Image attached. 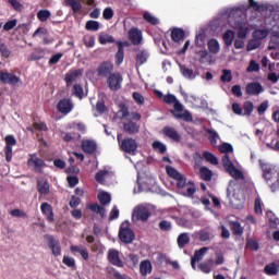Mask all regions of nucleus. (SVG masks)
<instances>
[{
    "label": "nucleus",
    "mask_w": 279,
    "mask_h": 279,
    "mask_svg": "<svg viewBox=\"0 0 279 279\" xmlns=\"http://www.w3.org/2000/svg\"><path fill=\"white\" fill-rule=\"evenodd\" d=\"M220 154H225L222 157V165L226 171L231 175L233 181H230L231 186H233V198L238 202L236 206L245 204V174L243 171L238 169L232 160H230L229 154H234V147L231 144L222 143L219 146Z\"/></svg>",
    "instance_id": "1"
},
{
    "label": "nucleus",
    "mask_w": 279,
    "mask_h": 279,
    "mask_svg": "<svg viewBox=\"0 0 279 279\" xmlns=\"http://www.w3.org/2000/svg\"><path fill=\"white\" fill-rule=\"evenodd\" d=\"M118 117L121 121L123 119H126V121L123 122V131L125 134H129V136H135V134H138L141 132V124L138 122L134 121H141L143 119V116L141 113L133 111L130 113V109L122 105L120 106V110L118 111ZM130 117V119H128Z\"/></svg>",
    "instance_id": "2"
},
{
    "label": "nucleus",
    "mask_w": 279,
    "mask_h": 279,
    "mask_svg": "<svg viewBox=\"0 0 279 279\" xmlns=\"http://www.w3.org/2000/svg\"><path fill=\"white\" fill-rule=\"evenodd\" d=\"M243 14H245V5L227 9L223 12L230 27L238 29V38H245V22L241 21Z\"/></svg>",
    "instance_id": "3"
},
{
    "label": "nucleus",
    "mask_w": 279,
    "mask_h": 279,
    "mask_svg": "<svg viewBox=\"0 0 279 279\" xmlns=\"http://www.w3.org/2000/svg\"><path fill=\"white\" fill-rule=\"evenodd\" d=\"M263 175L269 186H278L279 168L271 163H260Z\"/></svg>",
    "instance_id": "4"
},
{
    "label": "nucleus",
    "mask_w": 279,
    "mask_h": 279,
    "mask_svg": "<svg viewBox=\"0 0 279 279\" xmlns=\"http://www.w3.org/2000/svg\"><path fill=\"white\" fill-rule=\"evenodd\" d=\"M117 138L121 151H124V154H130L131 156H136V151L138 149V143L136 140L132 137L121 140V134H119Z\"/></svg>",
    "instance_id": "5"
},
{
    "label": "nucleus",
    "mask_w": 279,
    "mask_h": 279,
    "mask_svg": "<svg viewBox=\"0 0 279 279\" xmlns=\"http://www.w3.org/2000/svg\"><path fill=\"white\" fill-rule=\"evenodd\" d=\"M26 165L28 169L35 171V173H41L43 169L47 167V163L43 160V158L38 157L37 154H29Z\"/></svg>",
    "instance_id": "6"
},
{
    "label": "nucleus",
    "mask_w": 279,
    "mask_h": 279,
    "mask_svg": "<svg viewBox=\"0 0 279 279\" xmlns=\"http://www.w3.org/2000/svg\"><path fill=\"white\" fill-rule=\"evenodd\" d=\"M0 83L9 84V86H23V82L21 81V77L3 70L0 71Z\"/></svg>",
    "instance_id": "7"
},
{
    "label": "nucleus",
    "mask_w": 279,
    "mask_h": 279,
    "mask_svg": "<svg viewBox=\"0 0 279 279\" xmlns=\"http://www.w3.org/2000/svg\"><path fill=\"white\" fill-rule=\"evenodd\" d=\"M122 84L123 76L119 72L110 74V76L107 78L108 88H110L113 92L121 90Z\"/></svg>",
    "instance_id": "8"
},
{
    "label": "nucleus",
    "mask_w": 279,
    "mask_h": 279,
    "mask_svg": "<svg viewBox=\"0 0 279 279\" xmlns=\"http://www.w3.org/2000/svg\"><path fill=\"white\" fill-rule=\"evenodd\" d=\"M151 217V211L149 208L143 205H138L133 210V219H136V221H147Z\"/></svg>",
    "instance_id": "9"
},
{
    "label": "nucleus",
    "mask_w": 279,
    "mask_h": 279,
    "mask_svg": "<svg viewBox=\"0 0 279 279\" xmlns=\"http://www.w3.org/2000/svg\"><path fill=\"white\" fill-rule=\"evenodd\" d=\"M161 133L163 134V136H166V138H170V141H173V143H182V135L173 126H163Z\"/></svg>",
    "instance_id": "10"
},
{
    "label": "nucleus",
    "mask_w": 279,
    "mask_h": 279,
    "mask_svg": "<svg viewBox=\"0 0 279 279\" xmlns=\"http://www.w3.org/2000/svg\"><path fill=\"white\" fill-rule=\"evenodd\" d=\"M114 71V64L111 61H104L97 68L99 77H109Z\"/></svg>",
    "instance_id": "11"
},
{
    "label": "nucleus",
    "mask_w": 279,
    "mask_h": 279,
    "mask_svg": "<svg viewBox=\"0 0 279 279\" xmlns=\"http://www.w3.org/2000/svg\"><path fill=\"white\" fill-rule=\"evenodd\" d=\"M119 239L122 243H125V245H130L136 239V235L134 234V231L130 228H120L119 231Z\"/></svg>",
    "instance_id": "12"
},
{
    "label": "nucleus",
    "mask_w": 279,
    "mask_h": 279,
    "mask_svg": "<svg viewBox=\"0 0 279 279\" xmlns=\"http://www.w3.org/2000/svg\"><path fill=\"white\" fill-rule=\"evenodd\" d=\"M15 145H16V138L14 137V135H7L5 136V147H4L7 162L12 161V156H13L12 147H14Z\"/></svg>",
    "instance_id": "13"
},
{
    "label": "nucleus",
    "mask_w": 279,
    "mask_h": 279,
    "mask_svg": "<svg viewBox=\"0 0 279 279\" xmlns=\"http://www.w3.org/2000/svg\"><path fill=\"white\" fill-rule=\"evenodd\" d=\"M74 108L73 101L70 98H63L59 100L57 105L58 112H61V114H69L72 112Z\"/></svg>",
    "instance_id": "14"
},
{
    "label": "nucleus",
    "mask_w": 279,
    "mask_h": 279,
    "mask_svg": "<svg viewBox=\"0 0 279 279\" xmlns=\"http://www.w3.org/2000/svg\"><path fill=\"white\" fill-rule=\"evenodd\" d=\"M48 247L51 250L53 256H62V246L60 240H57L53 235L48 236Z\"/></svg>",
    "instance_id": "15"
},
{
    "label": "nucleus",
    "mask_w": 279,
    "mask_h": 279,
    "mask_svg": "<svg viewBox=\"0 0 279 279\" xmlns=\"http://www.w3.org/2000/svg\"><path fill=\"white\" fill-rule=\"evenodd\" d=\"M107 259L113 267H124L123 259H121L119 252L114 248L108 251Z\"/></svg>",
    "instance_id": "16"
},
{
    "label": "nucleus",
    "mask_w": 279,
    "mask_h": 279,
    "mask_svg": "<svg viewBox=\"0 0 279 279\" xmlns=\"http://www.w3.org/2000/svg\"><path fill=\"white\" fill-rule=\"evenodd\" d=\"M129 40H131L132 45H141L143 43V32L137 27H132L129 31Z\"/></svg>",
    "instance_id": "17"
},
{
    "label": "nucleus",
    "mask_w": 279,
    "mask_h": 279,
    "mask_svg": "<svg viewBox=\"0 0 279 279\" xmlns=\"http://www.w3.org/2000/svg\"><path fill=\"white\" fill-rule=\"evenodd\" d=\"M82 75H84V69L70 70L64 77L66 86H71V84H73V82L78 77H82Z\"/></svg>",
    "instance_id": "18"
},
{
    "label": "nucleus",
    "mask_w": 279,
    "mask_h": 279,
    "mask_svg": "<svg viewBox=\"0 0 279 279\" xmlns=\"http://www.w3.org/2000/svg\"><path fill=\"white\" fill-rule=\"evenodd\" d=\"M81 147L85 154L93 155L95 154V151H97V143H95V141L92 140H83Z\"/></svg>",
    "instance_id": "19"
},
{
    "label": "nucleus",
    "mask_w": 279,
    "mask_h": 279,
    "mask_svg": "<svg viewBox=\"0 0 279 279\" xmlns=\"http://www.w3.org/2000/svg\"><path fill=\"white\" fill-rule=\"evenodd\" d=\"M40 210L43 215H45L47 221H49V223H53L54 221L53 207H51L49 203H43L40 205Z\"/></svg>",
    "instance_id": "20"
},
{
    "label": "nucleus",
    "mask_w": 279,
    "mask_h": 279,
    "mask_svg": "<svg viewBox=\"0 0 279 279\" xmlns=\"http://www.w3.org/2000/svg\"><path fill=\"white\" fill-rule=\"evenodd\" d=\"M170 36H171V40H173V43L180 44V43H184L186 33L184 32V29L175 27L171 31Z\"/></svg>",
    "instance_id": "21"
},
{
    "label": "nucleus",
    "mask_w": 279,
    "mask_h": 279,
    "mask_svg": "<svg viewBox=\"0 0 279 279\" xmlns=\"http://www.w3.org/2000/svg\"><path fill=\"white\" fill-rule=\"evenodd\" d=\"M149 60V52L145 49L138 50L135 56V66H143Z\"/></svg>",
    "instance_id": "22"
},
{
    "label": "nucleus",
    "mask_w": 279,
    "mask_h": 279,
    "mask_svg": "<svg viewBox=\"0 0 279 279\" xmlns=\"http://www.w3.org/2000/svg\"><path fill=\"white\" fill-rule=\"evenodd\" d=\"M70 252L72 254H81L83 260H88V248L84 245H71Z\"/></svg>",
    "instance_id": "23"
},
{
    "label": "nucleus",
    "mask_w": 279,
    "mask_h": 279,
    "mask_svg": "<svg viewBox=\"0 0 279 279\" xmlns=\"http://www.w3.org/2000/svg\"><path fill=\"white\" fill-rule=\"evenodd\" d=\"M189 243H191V235H189L187 232H183L178 235L177 244L179 250H184Z\"/></svg>",
    "instance_id": "24"
},
{
    "label": "nucleus",
    "mask_w": 279,
    "mask_h": 279,
    "mask_svg": "<svg viewBox=\"0 0 279 279\" xmlns=\"http://www.w3.org/2000/svg\"><path fill=\"white\" fill-rule=\"evenodd\" d=\"M263 90H265L263 88V85H260V83H250L247 86H246V93L248 95H260V93H263Z\"/></svg>",
    "instance_id": "25"
},
{
    "label": "nucleus",
    "mask_w": 279,
    "mask_h": 279,
    "mask_svg": "<svg viewBox=\"0 0 279 279\" xmlns=\"http://www.w3.org/2000/svg\"><path fill=\"white\" fill-rule=\"evenodd\" d=\"M201 64H213V54L208 50H199L196 52Z\"/></svg>",
    "instance_id": "26"
},
{
    "label": "nucleus",
    "mask_w": 279,
    "mask_h": 279,
    "mask_svg": "<svg viewBox=\"0 0 279 279\" xmlns=\"http://www.w3.org/2000/svg\"><path fill=\"white\" fill-rule=\"evenodd\" d=\"M208 51L209 53H213L214 56H217L219 51H221V45H219V40L211 38L207 43Z\"/></svg>",
    "instance_id": "27"
},
{
    "label": "nucleus",
    "mask_w": 279,
    "mask_h": 279,
    "mask_svg": "<svg viewBox=\"0 0 279 279\" xmlns=\"http://www.w3.org/2000/svg\"><path fill=\"white\" fill-rule=\"evenodd\" d=\"M118 45V51L116 53V64H123V60L125 58V54L123 52V47L128 46V44H123L121 41H117Z\"/></svg>",
    "instance_id": "28"
},
{
    "label": "nucleus",
    "mask_w": 279,
    "mask_h": 279,
    "mask_svg": "<svg viewBox=\"0 0 279 279\" xmlns=\"http://www.w3.org/2000/svg\"><path fill=\"white\" fill-rule=\"evenodd\" d=\"M37 191L39 195H49V181L38 180L37 181Z\"/></svg>",
    "instance_id": "29"
},
{
    "label": "nucleus",
    "mask_w": 279,
    "mask_h": 279,
    "mask_svg": "<svg viewBox=\"0 0 279 279\" xmlns=\"http://www.w3.org/2000/svg\"><path fill=\"white\" fill-rule=\"evenodd\" d=\"M65 3L72 9L74 14L82 12V2H80V0H65Z\"/></svg>",
    "instance_id": "30"
},
{
    "label": "nucleus",
    "mask_w": 279,
    "mask_h": 279,
    "mask_svg": "<svg viewBox=\"0 0 279 279\" xmlns=\"http://www.w3.org/2000/svg\"><path fill=\"white\" fill-rule=\"evenodd\" d=\"M278 271H279V262L270 263L265 267V272L268 276H276L278 275Z\"/></svg>",
    "instance_id": "31"
},
{
    "label": "nucleus",
    "mask_w": 279,
    "mask_h": 279,
    "mask_svg": "<svg viewBox=\"0 0 279 279\" xmlns=\"http://www.w3.org/2000/svg\"><path fill=\"white\" fill-rule=\"evenodd\" d=\"M151 262L149 260H143L140 264V271L142 274V276H147V274H151Z\"/></svg>",
    "instance_id": "32"
},
{
    "label": "nucleus",
    "mask_w": 279,
    "mask_h": 279,
    "mask_svg": "<svg viewBox=\"0 0 279 279\" xmlns=\"http://www.w3.org/2000/svg\"><path fill=\"white\" fill-rule=\"evenodd\" d=\"M213 265H215V260L210 258L207 262L201 263L198 268L203 274H210V271H213Z\"/></svg>",
    "instance_id": "33"
},
{
    "label": "nucleus",
    "mask_w": 279,
    "mask_h": 279,
    "mask_svg": "<svg viewBox=\"0 0 279 279\" xmlns=\"http://www.w3.org/2000/svg\"><path fill=\"white\" fill-rule=\"evenodd\" d=\"M180 71L185 80H195V72L193 69H189L186 65H180Z\"/></svg>",
    "instance_id": "34"
},
{
    "label": "nucleus",
    "mask_w": 279,
    "mask_h": 279,
    "mask_svg": "<svg viewBox=\"0 0 279 279\" xmlns=\"http://www.w3.org/2000/svg\"><path fill=\"white\" fill-rule=\"evenodd\" d=\"M201 178L205 182H210L213 180V170L208 169L207 167H202L199 169Z\"/></svg>",
    "instance_id": "35"
},
{
    "label": "nucleus",
    "mask_w": 279,
    "mask_h": 279,
    "mask_svg": "<svg viewBox=\"0 0 279 279\" xmlns=\"http://www.w3.org/2000/svg\"><path fill=\"white\" fill-rule=\"evenodd\" d=\"M98 201L100 202L101 206H108V204L112 202V196L108 192H102L98 194Z\"/></svg>",
    "instance_id": "36"
},
{
    "label": "nucleus",
    "mask_w": 279,
    "mask_h": 279,
    "mask_svg": "<svg viewBox=\"0 0 279 279\" xmlns=\"http://www.w3.org/2000/svg\"><path fill=\"white\" fill-rule=\"evenodd\" d=\"M222 38L225 40V45L227 47H230L232 45V43H234V31H227L223 35Z\"/></svg>",
    "instance_id": "37"
},
{
    "label": "nucleus",
    "mask_w": 279,
    "mask_h": 279,
    "mask_svg": "<svg viewBox=\"0 0 279 279\" xmlns=\"http://www.w3.org/2000/svg\"><path fill=\"white\" fill-rule=\"evenodd\" d=\"M50 17H51V11L50 10L44 9V10H39L37 12V19L41 23H46V21L49 20Z\"/></svg>",
    "instance_id": "38"
},
{
    "label": "nucleus",
    "mask_w": 279,
    "mask_h": 279,
    "mask_svg": "<svg viewBox=\"0 0 279 279\" xmlns=\"http://www.w3.org/2000/svg\"><path fill=\"white\" fill-rule=\"evenodd\" d=\"M72 95L77 97V99H84V87L80 84H75L72 88Z\"/></svg>",
    "instance_id": "39"
},
{
    "label": "nucleus",
    "mask_w": 279,
    "mask_h": 279,
    "mask_svg": "<svg viewBox=\"0 0 279 279\" xmlns=\"http://www.w3.org/2000/svg\"><path fill=\"white\" fill-rule=\"evenodd\" d=\"M153 149L155 151H158L159 154H167V145H165L162 142L160 141H155L153 143Z\"/></svg>",
    "instance_id": "40"
},
{
    "label": "nucleus",
    "mask_w": 279,
    "mask_h": 279,
    "mask_svg": "<svg viewBox=\"0 0 279 279\" xmlns=\"http://www.w3.org/2000/svg\"><path fill=\"white\" fill-rule=\"evenodd\" d=\"M230 228H231L233 234H238L239 236H241V234H243V227H241V222L231 221Z\"/></svg>",
    "instance_id": "41"
},
{
    "label": "nucleus",
    "mask_w": 279,
    "mask_h": 279,
    "mask_svg": "<svg viewBox=\"0 0 279 279\" xmlns=\"http://www.w3.org/2000/svg\"><path fill=\"white\" fill-rule=\"evenodd\" d=\"M80 138H82V135L76 132L65 133L63 136V141L65 143H71V141H80Z\"/></svg>",
    "instance_id": "42"
},
{
    "label": "nucleus",
    "mask_w": 279,
    "mask_h": 279,
    "mask_svg": "<svg viewBox=\"0 0 279 279\" xmlns=\"http://www.w3.org/2000/svg\"><path fill=\"white\" fill-rule=\"evenodd\" d=\"M203 158H205L207 162H210V165H219V159L210 151H204Z\"/></svg>",
    "instance_id": "43"
},
{
    "label": "nucleus",
    "mask_w": 279,
    "mask_h": 279,
    "mask_svg": "<svg viewBox=\"0 0 279 279\" xmlns=\"http://www.w3.org/2000/svg\"><path fill=\"white\" fill-rule=\"evenodd\" d=\"M87 32H99V22L89 20L85 24Z\"/></svg>",
    "instance_id": "44"
},
{
    "label": "nucleus",
    "mask_w": 279,
    "mask_h": 279,
    "mask_svg": "<svg viewBox=\"0 0 279 279\" xmlns=\"http://www.w3.org/2000/svg\"><path fill=\"white\" fill-rule=\"evenodd\" d=\"M166 172L168 173L169 178H172V180H177L178 178H180L182 175V173H180V171H178L175 168H173L171 166L166 167Z\"/></svg>",
    "instance_id": "45"
},
{
    "label": "nucleus",
    "mask_w": 279,
    "mask_h": 279,
    "mask_svg": "<svg viewBox=\"0 0 279 279\" xmlns=\"http://www.w3.org/2000/svg\"><path fill=\"white\" fill-rule=\"evenodd\" d=\"M206 252H208V247L206 246L199 248L198 251H195L192 259L196 260V263H199V260H203L204 254H206Z\"/></svg>",
    "instance_id": "46"
},
{
    "label": "nucleus",
    "mask_w": 279,
    "mask_h": 279,
    "mask_svg": "<svg viewBox=\"0 0 279 279\" xmlns=\"http://www.w3.org/2000/svg\"><path fill=\"white\" fill-rule=\"evenodd\" d=\"M269 32L267 29H257L253 33V38H255L256 40H259V43L267 38Z\"/></svg>",
    "instance_id": "47"
},
{
    "label": "nucleus",
    "mask_w": 279,
    "mask_h": 279,
    "mask_svg": "<svg viewBox=\"0 0 279 279\" xmlns=\"http://www.w3.org/2000/svg\"><path fill=\"white\" fill-rule=\"evenodd\" d=\"M143 19L144 21H146V23H149L150 25H158V23H160L158 17L151 15V13L149 12L144 13Z\"/></svg>",
    "instance_id": "48"
},
{
    "label": "nucleus",
    "mask_w": 279,
    "mask_h": 279,
    "mask_svg": "<svg viewBox=\"0 0 279 279\" xmlns=\"http://www.w3.org/2000/svg\"><path fill=\"white\" fill-rule=\"evenodd\" d=\"M110 172L108 170H99L96 175L95 180L99 184H104L106 182V175H108Z\"/></svg>",
    "instance_id": "49"
},
{
    "label": "nucleus",
    "mask_w": 279,
    "mask_h": 279,
    "mask_svg": "<svg viewBox=\"0 0 279 279\" xmlns=\"http://www.w3.org/2000/svg\"><path fill=\"white\" fill-rule=\"evenodd\" d=\"M246 71L247 73H258L260 71V64L256 60H251Z\"/></svg>",
    "instance_id": "50"
},
{
    "label": "nucleus",
    "mask_w": 279,
    "mask_h": 279,
    "mask_svg": "<svg viewBox=\"0 0 279 279\" xmlns=\"http://www.w3.org/2000/svg\"><path fill=\"white\" fill-rule=\"evenodd\" d=\"M175 119H182V121H186L187 123H191L193 121V116L189 111H184L183 113H177L174 114Z\"/></svg>",
    "instance_id": "51"
},
{
    "label": "nucleus",
    "mask_w": 279,
    "mask_h": 279,
    "mask_svg": "<svg viewBox=\"0 0 279 279\" xmlns=\"http://www.w3.org/2000/svg\"><path fill=\"white\" fill-rule=\"evenodd\" d=\"M113 17L114 10H112V8L108 7L102 11V19H105V21H112Z\"/></svg>",
    "instance_id": "52"
},
{
    "label": "nucleus",
    "mask_w": 279,
    "mask_h": 279,
    "mask_svg": "<svg viewBox=\"0 0 279 279\" xmlns=\"http://www.w3.org/2000/svg\"><path fill=\"white\" fill-rule=\"evenodd\" d=\"M223 84L232 82V71L230 70H222V75L220 77Z\"/></svg>",
    "instance_id": "53"
},
{
    "label": "nucleus",
    "mask_w": 279,
    "mask_h": 279,
    "mask_svg": "<svg viewBox=\"0 0 279 279\" xmlns=\"http://www.w3.org/2000/svg\"><path fill=\"white\" fill-rule=\"evenodd\" d=\"M0 53L2 58H10V56H12V51L5 44H0Z\"/></svg>",
    "instance_id": "54"
},
{
    "label": "nucleus",
    "mask_w": 279,
    "mask_h": 279,
    "mask_svg": "<svg viewBox=\"0 0 279 279\" xmlns=\"http://www.w3.org/2000/svg\"><path fill=\"white\" fill-rule=\"evenodd\" d=\"M66 180L70 189H75V186L80 184V178H77V175H69Z\"/></svg>",
    "instance_id": "55"
},
{
    "label": "nucleus",
    "mask_w": 279,
    "mask_h": 279,
    "mask_svg": "<svg viewBox=\"0 0 279 279\" xmlns=\"http://www.w3.org/2000/svg\"><path fill=\"white\" fill-rule=\"evenodd\" d=\"M258 47H260V40L253 37L247 44V51H254V49H258Z\"/></svg>",
    "instance_id": "56"
},
{
    "label": "nucleus",
    "mask_w": 279,
    "mask_h": 279,
    "mask_svg": "<svg viewBox=\"0 0 279 279\" xmlns=\"http://www.w3.org/2000/svg\"><path fill=\"white\" fill-rule=\"evenodd\" d=\"M63 265H65L66 267H70L72 269H75V258L73 257H69V256H63V260H62Z\"/></svg>",
    "instance_id": "57"
},
{
    "label": "nucleus",
    "mask_w": 279,
    "mask_h": 279,
    "mask_svg": "<svg viewBox=\"0 0 279 279\" xmlns=\"http://www.w3.org/2000/svg\"><path fill=\"white\" fill-rule=\"evenodd\" d=\"M279 47V36L278 35H274L269 41V45H268V49L271 50V49H278Z\"/></svg>",
    "instance_id": "58"
},
{
    "label": "nucleus",
    "mask_w": 279,
    "mask_h": 279,
    "mask_svg": "<svg viewBox=\"0 0 279 279\" xmlns=\"http://www.w3.org/2000/svg\"><path fill=\"white\" fill-rule=\"evenodd\" d=\"M99 43L100 45H108V43H117V40H114L112 35H104L99 37Z\"/></svg>",
    "instance_id": "59"
},
{
    "label": "nucleus",
    "mask_w": 279,
    "mask_h": 279,
    "mask_svg": "<svg viewBox=\"0 0 279 279\" xmlns=\"http://www.w3.org/2000/svg\"><path fill=\"white\" fill-rule=\"evenodd\" d=\"M159 229L162 230V232H170V230H171V221H169V220H161L159 222Z\"/></svg>",
    "instance_id": "60"
},
{
    "label": "nucleus",
    "mask_w": 279,
    "mask_h": 279,
    "mask_svg": "<svg viewBox=\"0 0 279 279\" xmlns=\"http://www.w3.org/2000/svg\"><path fill=\"white\" fill-rule=\"evenodd\" d=\"M132 97H133L135 104H138V106H143V104H145V97L142 96L141 93L134 92Z\"/></svg>",
    "instance_id": "61"
},
{
    "label": "nucleus",
    "mask_w": 279,
    "mask_h": 279,
    "mask_svg": "<svg viewBox=\"0 0 279 279\" xmlns=\"http://www.w3.org/2000/svg\"><path fill=\"white\" fill-rule=\"evenodd\" d=\"M205 43H206V35L204 34L196 35L195 37L196 47H204Z\"/></svg>",
    "instance_id": "62"
},
{
    "label": "nucleus",
    "mask_w": 279,
    "mask_h": 279,
    "mask_svg": "<svg viewBox=\"0 0 279 279\" xmlns=\"http://www.w3.org/2000/svg\"><path fill=\"white\" fill-rule=\"evenodd\" d=\"M83 43L85 45V47H87L88 49L95 47V37L89 36V37H84L83 38Z\"/></svg>",
    "instance_id": "63"
},
{
    "label": "nucleus",
    "mask_w": 279,
    "mask_h": 279,
    "mask_svg": "<svg viewBox=\"0 0 279 279\" xmlns=\"http://www.w3.org/2000/svg\"><path fill=\"white\" fill-rule=\"evenodd\" d=\"M268 149H272V151H279V141L272 140L270 143L266 144Z\"/></svg>",
    "instance_id": "64"
}]
</instances>
